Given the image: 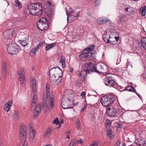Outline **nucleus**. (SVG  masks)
I'll return each mask as SVG.
<instances>
[{"mask_svg": "<svg viewBox=\"0 0 146 146\" xmlns=\"http://www.w3.org/2000/svg\"><path fill=\"white\" fill-rule=\"evenodd\" d=\"M113 38H115V41H116V43L117 42V41L118 40H119V37H116V36H115L114 37H113Z\"/></svg>", "mask_w": 146, "mask_h": 146, "instance_id": "59", "label": "nucleus"}, {"mask_svg": "<svg viewBox=\"0 0 146 146\" xmlns=\"http://www.w3.org/2000/svg\"><path fill=\"white\" fill-rule=\"evenodd\" d=\"M85 95L86 92H83L81 93L80 95L81 96L84 97V96H85Z\"/></svg>", "mask_w": 146, "mask_h": 146, "instance_id": "57", "label": "nucleus"}, {"mask_svg": "<svg viewBox=\"0 0 146 146\" xmlns=\"http://www.w3.org/2000/svg\"><path fill=\"white\" fill-rule=\"evenodd\" d=\"M28 9L31 14L40 16L43 11L42 5L40 3H31L27 6Z\"/></svg>", "mask_w": 146, "mask_h": 146, "instance_id": "2", "label": "nucleus"}, {"mask_svg": "<svg viewBox=\"0 0 146 146\" xmlns=\"http://www.w3.org/2000/svg\"><path fill=\"white\" fill-rule=\"evenodd\" d=\"M56 44L55 43L48 44L45 47V49L46 50H50L54 46H55Z\"/></svg>", "mask_w": 146, "mask_h": 146, "instance_id": "28", "label": "nucleus"}, {"mask_svg": "<svg viewBox=\"0 0 146 146\" xmlns=\"http://www.w3.org/2000/svg\"><path fill=\"white\" fill-rule=\"evenodd\" d=\"M66 92H65L64 93V94L62 97V98L61 101V104L62 108L64 109L67 108H72V107H70V104H71V100L69 99V98H66Z\"/></svg>", "mask_w": 146, "mask_h": 146, "instance_id": "9", "label": "nucleus"}, {"mask_svg": "<svg viewBox=\"0 0 146 146\" xmlns=\"http://www.w3.org/2000/svg\"><path fill=\"white\" fill-rule=\"evenodd\" d=\"M76 127L78 130H80L81 129L80 123V120L79 119H77L76 120Z\"/></svg>", "mask_w": 146, "mask_h": 146, "instance_id": "31", "label": "nucleus"}, {"mask_svg": "<svg viewBox=\"0 0 146 146\" xmlns=\"http://www.w3.org/2000/svg\"><path fill=\"white\" fill-rule=\"evenodd\" d=\"M38 108L37 106H36L35 108V111L34 113V115L33 117L34 118H36L38 116V113L41 110V107H39L38 109L39 110H37V108Z\"/></svg>", "mask_w": 146, "mask_h": 146, "instance_id": "19", "label": "nucleus"}, {"mask_svg": "<svg viewBox=\"0 0 146 146\" xmlns=\"http://www.w3.org/2000/svg\"><path fill=\"white\" fill-rule=\"evenodd\" d=\"M99 145V143L97 141L92 142L90 146H97Z\"/></svg>", "mask_w": 146, "mask_h": 146, "instance_id": "44", "label": "nucleus"}, {"mask_svg": "<svg viewBox=\"0 0 146 146\" xmlns=\"http://www.w3.org/2000/svg\"><path fill=\"white\" fill-rule=\"evenodd\" d=\"M110 122L109 121H107L106 125V128H109V127H110Z\"/></svg>", "mask_w": 146, "mask_h": 146, "instance_id": "52", "label": "nucleus"}, {"mask_svg": "<svg viewBox=\"0 0 146 146\" xmlns=\"http://www.w3.org/2000/svg\"><path fill=\"white\" fill-rule=\"evenodd\" d=\"M52 123L53 124H55L56 125H58L59 124L60 122L58 118L56 117L53 120Z\"/></svg>", "mask_w": 146, "mask_h": 146, "instance_id": "42", "label": "nucleus"}, {"mask_svg": "<svg viewBox=\"0 0 146 146\" xmlns=\"http://www.w3.org/2000/svg\"><path fill=\"white\" fill-rule=\"evenodd\" d=\"M31 82L32 83L31 87L32 88V91L33 94L35 93L36 91V84L35 80L34 79L31 80Z\"/></svg>", "mask_w": 146, "mask_h": 146, "instance_id": "17", "label": "nucleus"}, {"mask_svg": "<svg viewBox=\"0 0 146 146\" xmlns=\"http://www.w3.org/2000/svg\"><path fill=\"white\" fill-rule=\"evenodd\" d=\"M46 15L48 17L52 18L53 16V12L52 11L50 10L46 13Z\"/></svg>", "mask_w": 146, "mask_h": 146, "instance_id": "36", "label": "nucleus"}, {"mask_svg": "<svg viewBox=\"0 0 146 146\" xmlns=\"http://www.w3.org/2000/svg\"><path fill=\"white\" fill-rule=\"evenodd\" d=\"M80 58L82 61H89L95 58L96 55L93 52L88 53L86 49H84L80 55Z\"/></svg>", "mask_w": 146, "mask_h": 146, "instance_id": "4", "label": "nucleus"}, {"mask_svg": "<svg viewBox=\"0 0 146 146\" xmlns=\"http://www.w3.org/2000/svg\"><path fill=\"white\" fill-rule=\"evenodd\" d=\"M107 43L113 44H116V41L115 40V38L113 37L111 38L110 36L108 39L107 41Z\"/></svg>", "mask_w": 146, "mask_h": 146, "instance_id": "22", "label": "nucleus"}, {"mask_svg": "<svg viewBox=\"0 0 146 146\" xmlns=\"http://www.w3.org/2000/svg\"><path fill=\"white\" fill-rule=\"evenodd\" d=\"M52 131V130L50 128H48L47 129L44 133V135L47 136H49L51 134Z\"/></svg>", "mask_w": 146, "mask_h": 146, "instance_id": "33", "label": "nucleus"}, {"mask_svg": "<svg viewBox=\"0 0 146 146\" xmlns=\"http://www.w3.org/2000/svg\"><path fill=\"white\" fill-rule=\"evenodd\" d=\"M117 110V109L116 108H115V110H114V111H113V113H114V116L115 115H116V111Z\"/></svg>", "mask_w": 146, "mask_h": 146, "instance_id": "62", "label": "nucleus"}, {"mask_svg": "<svg viewBox=\"0 0 146 146\" xmlns=\"http://www.w3.org/2000/svg\"><path fill=\"white\" fill-rule=\"evenodd\" d=\"M19 79L20 85L22 86H24L26 83L25 78H19Z\"/></svg>", "mask_w": 146, "mask_h": 146, "instance_id": "34", "label": "nucleus"}, {"mask_svg": "<svg viewBox=\"0 0 146 146\" xmlns=\"http://www.w3.org/2000/svg\"><path fill=\"white\" fill-rule=\"evenodd\" d=\"M13 31L12 29H9L5 31L3 33V36L7 39L12 38L13 35Z\"/></svg>", "mask_w": 146, "mask_h": 146, "instance_id": "11", "label": "nucleus"}, {"mask_svg": "<svg viewBox=\"0 0 146 146\" xmlns=\"http://www.w3.org/2000/svg\"><path fill=\"white\" fill-rule=\"evenodd\" d=\"M115 101V96L112 94L106 95L103 96L100 100L102 104L105 107L110 106Z\"/></svg>", "mask_w": 146, "mask_h": 146, "instance_id": "3", "label": "nucleus"}, {"mask_svg": "<svg viewBox=\"0 0 146 146\" xmlns=\"http://www.w3.org/2000/svg\"><path fill=\"white\" fill-rule=\"evenodd\" d=\"M109 36L108 35H105L104 34L103 35L102 37L105 42H107L108 40V38L109 37Z\"/></svg>", "mask_w": 146, "mask_h": 146, "instance_id": "38", "label": "nucleus"}, {"mask_svg": "<svg viewBox=\"0 0 146 146\" xmlns=\"http://www.w3.org/2000/svg\"><path fill=\"white\" fill-rule=\"evenodd\" d=\"M128 9L129 8L128 7H127L125 9V10L127 13H128V12H129L130 11L128 10Z\"/></svg>", "mask_w": 146, "mask_h": 146, "instance_id": "64", "label": "nucleus"}, {"mask_svg": "<svg viewBox=\"0 0 146 146\" xmlns=\"http://www.w3.org/2000/svg\"><path fill=\"white\" fill-rule=\"evenodd\" d=\"M48 95L46 97H43V103L44 104V105L47 106L49 104V98L48 97Z\"/></svg>", "mask_w": 146, "mask_h": 146, "instance_id": "24", "label": "nucleus"}, {"mask_svg": "<svg viewBox=\"0 0 146 146\" xmlns=\"http://www.w3.org/2000/svg\"><path fill=\"white\" fill-rule=\"evenodd\" d=\"M116 127L117 128H119L120 129H121L122 128V125L120 123H118L116 126Z\"/></svg>", "mask_w": 146, "mask_h": 146, "instance_id": "54", "label": "nucleus"}, {"mask_svg": "<svg viewBox=\"0 0 146 146\" xmlns=\"http://www.w3.org/2000/svg\"><path fill=\"white\" fill-rule=\"evenodd\" d=\"M1 72L3 76H5L6 75L7 73V66L5 61L3 62L2 63Z\"/></svg>", "mask_w": 146, "mask_h": 146, "instance_id": "13", "label": "nucleus"}, {"mask_svg": "<svg viewBox=\"0 0 146 146\" xmlns=\"http://www.w3.org/2000/svg\"><path fill=\"white\" fill-rule=\"evenodd\" d=\"M73 11L72 9H69V10H68V12L67 11V13H69L70 15H70L72 14L73 13H72Z\"/></svg>", "mask_w": 146, "mask_h": 146, "instance_id": "56", "label": "nucleus"}, {"mask_svg": "<svg viewBox=\"0 0 146 146\" xmlns=\"http://www.w3.org/2000/svg\"><path fill=\"white\" fill-rule=\"evenodd\" d=\"M76 85L78 86H81L82 83L79 81H77L76 82Z\"/></svg>", "mask_w": 146, "mask_h": 146, "instance_id": "51", "label": "nucleus"}, {"mask_svg": "<svg viewBox=\"0 0 146 146\" xmlns=\"http://www.w3.org/2000/svg\"><path fill=\"white\" fill-rule=\"evenodd\" d=\"M19 112L17 110H15L13 113V118H15L17 119H18L19 118Z\"/></svg>", "mask_w": 146, "mask_h": 146, "instance_id": "32", "label": "nucleus"}, {"mask_svg": "<svg viewBox=\"0 0 146 146\" xmlns=\"http://www.w3.org/2000/svg\"><path fill=\"white\" fill-rule=\"evenodd\" d=\"M86 108V106H84L83 108H82L81 110L82 111H84V110H85Z\"/></svg>", "mask_w": 146, "mask_h": 146, "instance_id": "63", "label": "nucleus"}, {"mask_svg": "<svg viewBox=\"0 0 146 146\" xmlns=\"http://www.w3.org/2000/svg\"><path fill=\"white\" fill-rule=\"evenodd\" d=\"M95 45L93 44H92L89 45L87 48H85L87 50V52L88 53H90V52L92 51L95 48Z\"/></svg>", "mask_w": 146, "mask_h": 146, "instance_id": "27", "label": "nucleus"}, {"mask_svg": "<svg viewBox=\"0 0 146 146\" xmlns=\"http://www.w3.org/2000/svg\"><path fill=\"white\" fill-rule=\"evenodd\" d=\"M36 105V103L32 102L31 107V110H34L35 108V106Z\"/></svg>", "mask_w": 146, "mask_h": 146, "instance_id": "47", "label": "nucleus"}, {"mask_svg": "<svg viewBox=\"0 0 146 146\" xmlns=\"http://www.w3.org/2000/svg\"><path fill=\"white\" fill-rule=\"evenodd\" d=\"M29 129H30V130H32V124L30 123L29 125Z\"/></svg>", "mask_w": 146, "mask_h": 146, "instance_id": "61", "label": "nucleus"}, {"mask_svg": "<svg viewBox=\"0 0 146 146\" xmlns=\"http://www.w3.org/2000/svg\"><path fill=\"white\" fill-rule=\"evenodd\" d=\"M107 135L110 139L113 137L114 136L112 134V131L110 130H109L106 132Z\"/></svg>", "mask_w": 146, "mask_h": 146, "instance_id": "30", "label": "nucleus"}, {"mask_svg": "<svg viewBox=\"0 0 146 146\" xmlns=\"http://www.w3.org/2000/svg\"><path fill=\"white\" fill-rule=\"evenodd\" d=\"M113 76V75L105 76L103 82L106 86L115 88L116 83L114 80Z\"/></svg>", "mask_w": 146, "mask_h": 146, "instance_id": "7", "label": "nucleus"}, {"mask_svg": "<svg viewBox=\"0 0 146 146\" xmlns=\"http://www.w3.org/2000/svg\"><path fill=\"white\" fill-rule=\"evenodd\" d=\"M8 53L12 55L16 54L21 50L20 47L15 44H10L7 46Z\"/></svg>", "mask_w": 146, "mask_h": 146, "instance_id": "8", "label": "nucleus"}, {"mask_svg": "<svg viewBox=\"0 0 146 146\" xmlns=\"http://www.w3.org/2000/svg\"><path fill=\"white\" fill-rule=\"evenodd\" d=\"M15 5L16 6H18L19 9L21 8V5L20 4V3L18 0H16L15 1Z\"/></svg>", "mask_w": 146, "mask_h": 146, "instance_id": "43", "label": "nucleus"}, {"mask_svg": "<svg viewBox=\"0 0 146 146\" xmlns=\"http://www.w3.org/2000/svg\"><path fill=\"white\" fill-rule=\"evenodd\" d=\"M71 133V130H68L66 132V134L68 135H70Z\"/></svg>", "mask_w": 146, "mask_h": 146, "instance_id": "60", "label": "nucleus"}, {"mask_svg": "<svg viewBox=\"0 0 146 146\" xmlns=\"http://www.w3.org/2000/svg\"><path fill=\"white\" fill-rule=\"evenodd\" d=\"M60 62L62 64L63 68L65 66V60L64 58H62L60 60Z\"/></svg>", "mask_w": 146, "mask_h": 146, "instance_id": "40", "label": "nucleus"}, {"mask_svg": "<svg viewBox=\"0 0 146 146\" xmlns=\"http://www.w3.org/2000/svg\"><path fill=\"white\" fill-rule=\"evenodd\" d=\"M126 18V15L124 14H121L119 16L118 22H122L124 21Z\"/></svg>", "mask_w": 146, "mask_h": 146, "instance_id": "29", "label": "nucleus"}, {"mask_svg": "<svg viewBox=\"0 0 146 146\" xmlns=\"http://www.w3.org/2000/svg\"><path fill=\"white\" fill-rule=\"evenodd\" d=\"M12 104V101L11 100L9 102H8L6 104L4 107V110L7 111L8 112L10 107L11 106Z\"/></svg>", "mask_w": 146, "mask_h": 146, "instance_id": "15", "label": "nucleus"}, {"mask_svg": "<svg viewBox=\"0 0 146 146\" xmlns=\"http://www.w3.org/2000/svg\"><path fill=\"white\" fill-rule=\"evenodd\" d=\"M89 117L91 120H94L95 119V114L90 113L89 115Z\"/></svg>", "mask_w": 146, "mask_h": 146, "instance_id": "39", "label": "nucleus"}, {"mask_svg": "<svg viewBox=\"0 0 146 146\" xmlns=\"http://www.w3.org/2000/svg\"><path fill=\"white\" fill-rule=\"evenodd\" d=\"M62 71L59 67L53 68L49 72L50 80L51 83L58 84L62 81Z\"/></svg>", "mask_w": 146, "mask_h": 146, "instance_id": "1", "label": "nucleus"}, {"mask_svg": "<svg viewBox=\"0 0 146 146\" xmlns=\"http://www.w3.org/2000/svg\"><path fill=\"white\" fill-rule=\"evenodd\" d=\"M66 15H67V20L68 22V23H70L72 22L73 20H69L68 19L70 18H74V17H78L79 16V13L78 12L76 14V15H68V13H67V11L66 10Z\"/></svg>", "mask_w": 146, "mask_h": 146, "instance_id": "18", "label": "nucleus"}, {"mask_svg": "<svg viewBox=\"0 0 146 146\" xmlns=\"http://www.w3.org/2000/svg\"><path fill=\"white\" fill-rule=\"evenodd\" d=\"M85 67H84V70H82L80 72L79 74V75L80 76H84L86 77L87 76V73H89V71L85 70Z\"/></svg>", "mask_w": 146, "mask_h": 146, "instance_id": "20", "label": "nucleus"}, {"mask_svg": "<svg viewBox=\"0 0 146 146\" xmlns=\"http://www.w3.org/2000/svg\"><path fill=\"white\" fill-rule=\"evenodd\" d=\"M100 4V2L99 1H96L94 2V5L95 7H97Z\"/></svg>", "mask_w": 146, "mask_h": 146, "instance_id": "50", "label": "nucleus"}, {"mask_svg": "<svg viewBox=\"0 0 146 146\" xmlns=\"http://www.w3.org/2000/svg\"><path fill=\"white\" fill-rule=\"evenodd\" d=\"M126 90L130 92H135V89L133 87H132L131 86H129L126 88Z\"/></svg>", "mask_w": 146, "mask_h": 146, "instance_id": "35", "label": "nucleus"}, {"mask_svg": "<svg viewBox=\"0 0 146 146\" xmlns=\"http://www.w3.org/2000/svg\"><path fill=\"white\" fill-rule=\"evenodd\" d=\"M82 78L81 79L82 81L84 83H85L86 82V77H85L84 76H82Z\"/></svg>", "mask_w": 146, "mask_h": 146, "instance_id": "55", "label": "nucleus"}, {"mask_svg": "<svg viewBox=\"0 0 146 146\" xmlns=\"http://www.w3.org/2000/svg\"><path fill=\"white\" fill-rule=\"evenodd\" d=\"M44 41L40 42L39 44L36 47V48L38 49L40 47L42 46L44 44Z\"/></svg>", "mask_w": 146, "mask_h": 146, "instance_id": "45", "label": "nucleus"}, {"mask_svg": "<svg viewBox=\"0 0 146 146\" xmlns=\"http://www.w3.org/2000/svg\"><path fill=\"white\" fill-rule=\"evenodd\" d=\"M26 127L23 124L20 125V139L21 141H24L23 146H27V143L26 141L27 134L26 131Z\"/></svg>", "mask_w": 146, "mask_h": 146, "instance_id": "6", "label": "nucleus"}, {"mask_svg": "<svg viewBox=\"0 0 146 146\" xmlns=\"http://www.w3.org/2000/svg\"><path fill=\"white\" fill-rule=\"evenodd\" d=\"M109 21V20L107 19H104L103 18L101 17L97 20V23L99 24H103L106 23Z\"/></svg>", "mask_w": 146, "mask_h": 146, "instance_id": "16", "label": "nucleus"}, {"mask_svg": "<svg viewBox=\"0 0 146 146\" xmlns=\"http://www.w3.org/2000/svg\"><path fill=\"white\" fill-rule=\"evenodd\" d=\"M76 143H78V144H82L83 143L82 140V139H80L79 140L76 141Z\"/></svg>", "mask_w": 146, "mask_h": 146, "instance_id": "53", "label": "nucleus"}, {"mask_svg": "<svg viewBox=\"0 0 146 146\" xmlns=\"http://www.w3.org/2000/svg\"><path fill=\"white\" fill-rule=\"evenodd\" d=\"M38 49L36 48V47L35 48H33L31 52V53L33 54H34L35 52L36 51H38Z\"/></svg>", "mask_w": 146, "mask_h": 146, "instance_id": "48", "label": "nucleus"}, {"mask_svg": "<svg viewBox=\"0 0 146 146\" xmlns=\"http://www.w3.org/2000/svg\"><path fill=\"white\" fill-rule=\"evenodd\" d=\"M48 21L44 17L40 19L37 23V26L39 29L41 31L46 30L48 28Z\"/></svg>", "mask_w": 146, "mask_h": 146, "instance_id": "5", "label": "nucleus"}, {"mask_svg": "<svg viewBox=\"0 0 146 146\" xmlns=\"http://www.w3.org/2000/svg\"><path fill=\"white\" fill-rule=\"evenodd\" d=\"M48 84H46V87L45 88L46 92V95L47 96H48V95H50L49 88V86H48Z\"/></svg>", "mask_w": 146, "mask_h": 146, "instance_id": "41", "label": "nucleus"}, {"mask_svg": "<svg viewBox=\"0 0 146 146\" xmlns=\"http://www.w3.org/2000/svg\"><path fill=\"white\" fill-rule=\"evenodd\" d=\"M107 113L108 115L110 117H113L114 116L113 111H114L115 108H111L110 107H107Z\"/></svg>", "mask_w": 146, "mask_h": 146, "instance_id": "14", "label": "nucleus"}, {"mask_svg": "<svg viewBox=\"0 0 146 146\" xmlns=\"http://www.w3.org/2000/svg\"><path fill=\"white\" fill-rule=\"evenodd\" d=\"M35 136V133L33 129L30 130L29 132V136L30 138L31 139V140L32 141H33Z\"/></svg>", "mask_w": 146, "mask_h": 146, "instance_id": "25", "label": "nucleus"}, {"mask_svg": "<svg viewBox=\"0 0 146 146\" xmlns=\"http://www.w3.org/2000/svg\"><path fill=\"white\" fill-rule=\"evenodd\" d=\"M146 142L141 139L138 138L135 141V143L138 146H146Z\"/></svg>", "mask_w": 146, "mask_h": 146, "instance_id": "12", "label": "nucleus"}, {"mask_svg": "<svg viewBox=\"0 0 146 146\" xmlns=\"http://www.w3.org/2000/svg\"><path fill=\"white\" fill-rule=\"evenodd\" d=\"M84 66L85 67V70L88 71L89 73L92 72H95L100 74H103L102 72L97 70V68L96 67L95 64H94L88 62Z\"/></svg>", "mask_w": 146, "mask_h": 146, "instance_id": "10", "label": "nucleus"}, {"mask_svg": "<svg viewBox=\"0 0 146 146\" xmlns=\"http://www.w3.org/2000/svg\"><path fill=\"white\" fill-rule=\"evenodd\" d=\"M28 39L26 38L25 40L21 39L19 40V42L20 44L23 46H26L28 44Z\"/></svg>", "mask_w": 146, "mask_h": 146, "instance_id": "21", "label": "nucleus"}, {"mask_svg": "<svg viewBox=\"0 0 146 146\" xmlns=\"http://www.w3.org/2000/svg\"><path fill=\"white\" fill-rule=\"evenodd\" d=\"M74 141L73 142H70L68 146H74Z\"/></svg>", "mask_w": 146, "mask_h": 146, "instance_id": "58", "label": "nucleus"}, {"mask_svg": "<svg viewBox=\"0 0 146 146\" xmlns=\"http://www.w3.org/2000/svg\"><path fill=\"white\" fill-rule=\"evenodd\" d=\"M146 7H141L139 11V13L143 16H145L146 14Z\"/></svg>", "mask_w": 146, "mask_h": 146, "instance_id": "26", "label": "nucleus"}, {"mask_svg": "<svg viewBox=\"0 0 146 146\" xmlns=\"http://www.w3.org/2000/svg\"><path fill=\"white\" fill-rule=\"evenodd\" d=\"M49 98H50V106L51 108H52L54 107L53 102H54V99L52 97V95L51 96V97L49 96Z\"/></svg>", "mask_w": 146, "mask_h": 146, "instance_id": "37", "label": "nucleus"}, {"mask_svg": "<svg viewBox=\"0 0 146 146\" xmlns=\"http://www.w3.org/2000/svg\"><path fill=\"white\" fill-rule=\"evenodd\" d=\"M121 141L119 140H118L115 143V146H120V145Z\"/></svg>", "mask_w": 146, "mask_h": 146, "instance_id": "49", "label": "nucleus"}, {"mask_svg": "<svg viewBox=\"0 0 146 146\" xmlns=\"http://www.w3.org/2000/svg\"><path fill=\"white\" fill-rule=\"evenodd\" d=\"M37 101V97L35 95L33 97V101L32 102L36 103Z\"/></svg>", "mask_w": 146, "mask_h": 146, "instance_id": "46", "label": "nucleus"}, {"mask_svg": "<svg viewBox=\"0 0 146 146\" xmlns=\"http://www.w3.org/2000/svg\"><path fill=\"white\" fill-rule=\"evenodd\" d=\"M19 75L21 78H25V72L23 68H21L20 69Z\"/></svg>", "mask_w": 146, "mask_h": 146, "instance_id": "23", "label": "nucleus"}]
</instances>
